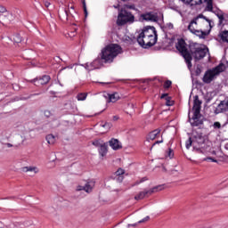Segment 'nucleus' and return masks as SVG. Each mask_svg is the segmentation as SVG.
<instances>
[{
    "instance_id": "1",
    "label": "nucleus",
    "mask_w": 228,
    "mask_h": 228,
    "mask_svg": "<svg viewBox=\"0 0 228 228\" xmlns=\"http://www.w3.org/2000/svg\"><path fill=\"white\" fill-rule=\"evenodd\" d=\"M175 47L187 63L188 69H191V60H193V58L196 61H199L200 60L206 58V54L209 53V49H208V47L197 43L191 44L189 45V51L188 45L184 39H179Z\"/></svg>"
},
{
    "instance_id": "2",
    "label": "nucleus",
    "mask_w": 228,
    "mask_h": 228,
    "mask_svg": "<svg viewBox=\"0 0 228 228\" xmlns=\"http://www.w3.org/2000/svg\"><path fill=\"white\" fill-rule=\"evenodd\" d=\"M118 54H122V47L117 44H111L102 50L101 59L104 63H113V60Z\"/></svg>"
},
{
    "instance_id": "3",
    "label": "nucleus",
    "mask_w": 228,
    "mask_h": 228,
    "mask_svg": "<svg viewBox=\"0 0 228 228\" xmlns=\"http://www.w3.org/2000/svg\"><path fill=\"white\" fill-rule=\"evenodd\" d=\"M192 139L193 149H196L197 152L200 154H206V149H208V145H206V136H204L202 133L193 131Z\"/></svg>"
},
{
    "instance_id": "4",
    "label": "nucleus",
    "mask_w": 228,
    "mask_h": 228,
    "mask_svg": "<svg viewBox=\"0 0 228 228\" xmlns=\"http://www.w3.org/2000/svg\"><path fill=\"white\" fill-rule=\"evenodd\" d=\"M136 22V19L134 18V14H132L131 12L121 9L118 11L117 25L118 26H126V24H134Z\"/></svg>"
},
{
    "instance_id": "5",
    "label": "nucleus",
    "mask_w": 228,
    "mask_h": 228,
    "mask_svg": "<svg viewBox=\"0 0 228 228\" xmlns=\"http://www.w3.org/2000/svg\"><path fill=\"white\" fill-rule=\"evenodd\" d=\"M224 70L225 65H224V63H220L216 68L207 70L202 79L203 83L209 85V83H211L214 79H216V77L220 76L221 72H224Z\"/></svg>"
},
{
    "instance_id": "6",
    "label": "nucleus",
    "mask_w": 228,
    "mask_h": 228,
    "mask_svg": "<svg viewBox=\"0 0 228 228\" xmlns=\"http://www.w3.org/2000/svg\"><path fill=\"white\" fill-rule=\"evenodd\" d=\"M162 190H163V185H158L150 190L145 189L144 191L139 192V194L136 195L134 199L135 200H142L145 199V197H149V195H152V193L161 191Z\"/></svg>"
},
{
    "instance_id": "7",
    "label": "nucleus",
    "mask_w": 228,
    "mask_h": 228,
    "mask_svg": "<svg viewBox=\"0 0 228 228\" xmlns=\"http://www.w3.org/2000/svg\"><path fill=\"white\" fill-rule=\"evenodd\" d=\"M137 42L141 47H143V49H149V47H152V45H154L158 41L139 34L137 37Z\"/></svg>"
},
{
    "instance_id": "8",
    "label": "nucleus",
    "mask_w": 228,
    "mask_h": 228,
    "mask_svg": "<svg viewBox=\"0 0 228 228\" xmlns=\"http://www.w3.org/2000/svg\"><path fill=\"white\" fill-rule=\"evenodd\" d=\"M139 35H142V37H148L149 38H151L153 41L158 42V32H156V28L154 27H145L142 33Z\"/></svg>"
},
{
    "instance_id": "9",
    "label": "nucleus",
    "mask_w": 228,
    "mask_h": 228,
    "mask_svg": "<svg viewBox=\"0 0 228 228\" xmlns=\"http://www.w3.org/2000/svg\"><path fill=\"white\" fill-rule=\"evenodd\" d=\"M94 188H95L94 181H88L84 185H78L77 187V191H86V193H92L94 191Z\"/></svg>"
},
{
    "instance_id": "10",
    "label": "nucleus",
    "mask_w": 228,
    "mask_h": 228,
    "mask_svg": "<svg viewBox=\"0 0 228 228\" xmlns=\"http://www.w3.org/2000/svg\"><path fill=\"white\" fill-rule=\"evenodd\" d=\"M0 13H4L0 15L1 20H3V22H12L13 20V19H15V17L13 16V14L6 12V9L3 6H0Z\"/></svg>"
},
{
    "instance_id": "11",
    "label": "nucleus",
    "mask_w": 228,
    "mask_h": 228,
    "mask_svg": "<svg viewBox=\"0 0 228 228\" xmlns=\"http://www.w3.org/2000/svg\"><path fill=\"white\" fill-rule=\"evenodd\" d=\"M49 81H51V77L49 75H44L39 78H35L33 80H30V83H33L36 86H41L44 85H47Z\"/></svg>"
},
{
    "instance_id": "12",
    "label": "nucleus",
    "mask_w": 228,
    "mask_h": 228,
    "mask_svg": "<svg viewBox=\"0 0 228 228\" xmlns=\"http://www.w3.org/2000/svg\"><path fill=\"white\" fill-rule=\"evenodd\" d=\"M189 122L192 127H199V126H202L203 122L200 119V113L196 114V112H193L192 118H189Z\"/></svg>"
},
{
    "instance_id": "13",
    "label": "nucleus",
    "mask_w": 228,
    "mask_h": 228,
    "mask_svg": "<svg viewBox=\"0 0 228 228\" xmlns=\"http://www.w3.org/2000/svg\"><path fill=\"white\" fill-rule=\"evenodd\" d=\"M194 4H202L205 3L207 12H213V0H192Z\"/></svg>"
},
{
    "instance_id": "14",
    "label": "nucleus",
    "mask_w": 228,
    "mask_h": 228,
    "mask_svg": "<svg viewBox=\"0 0 228 228\" xmlns=\"http://www.w3.org/2000/svg\"><path fill=\"white\" fill-rule=\"evenodd\" d=\"M216 113H224V111H228V98H225L224 101L218 104L216 109Z\"/></svg>"
},
{
    "instance_id": "15",
    "label": "nucleus",
    "mask_w": 228,
    "mask_h": 228,
    "mask_svg": "<svg viewBox=\"0 0 228 228\" xmlns=\"http://www.w3.org/2000/svg\"><path fill=\"white\" fill-rule=\"evenodd\" d=\"M202 104V102H200V100H199V95L194 96V102H193V113H196V115L198 113H200V105Z\"/></svg>"
},
{
    "instance_id": "16",
    "label": "nucleus",
    "mask_w": 228,
    "mask_h": 228,
    "mask_svg": "<svg viewBox=\"0 0 228 228\" xmlns=\"http://www.w3.org/2000/svg\"><path fill=\"white\" fill-rule=\"evenodd\" d=\"M141 18L143 19V20H151V22H157L158 20V16L152 12L141 14Z\"/></svg>"
},
{
    "instance_id": "17",
    "label": "nucleus",
    "mask_w": 228,
    "mask_h": 228,
    "mask_svg": "<svg viewBox=\"0 0 228 228\" xmlns=\"http://www.w3.org/2000/svg\"><path fill=\"white\" fill-rule=\"evenodd\" d=\"M100 62L101 59H96L90 64L86 63L85 69H86V70H95V69H99Z\"/></svg>"
},
{
    "instance_id": "18",
    "label": "nucleus",
    "mask_w": 228,
    "mask_h": 228,
    "mask_svg": "<svg viewBox=\"0 0 228 228\" xmlns=\"http://www.w3.org/2000/svg\"><path fill=\"white\" fill-rule=\"evenodd\" d=\"M109 145L113 149V151H118V149H122V144L118 141V139H111L109 142Z\"/></svg>"
},
{
    "instance_id": "19",
    "label": "nucleus",
    "mask_w": 228,
    "mask_h": 228,
    "mask_svg": "<svg viewBox=\"0 0 228 228\" xmlns=\"http://www.w3.org/2000/svg\"><path fill=\"white\" fill-rule=\"evenodd\" d=\"M200 19H202V17L198 16L190 22L188 29L189 31H191V33H193V31L197 29V20H199Z\"/></svg>"
},
{
    "instance_id": "20",
    "label": "nucleus",
    "mask_w": 228,
    "mask_h": 228,
    "mask_svg": "<svg viewBox=\"0 0 228 228\" xmlns=\"http://www.w3.org/2000/svg\"><path fill=\"white\" fill-rule=\"evenodd\" d=\"M160 133L161 129H155L151 131L147 136V141L151 142V140H156V138H158V134H159Z\"/></svg>"
},
{
    "instance_id": "21",
    "label": "nucleus",
    "mask_w": 228,
    "mask_h": 228,
    "mask_svg": "<svg viewBox=\"0 0 228 228\" xmlns=\"http://www.w3.org/2000/svg\"><path fill=\"white\" fill-rule=\"evenodd\" d=\"M22 172L28 173V172H32L33 174H38L40 170L37 167L29 166V167H23L21 168Z\"/></svg>"
},
{
    "instance_id": "22",
    "label": "nucleus",
    "mask_w": 228,
    "mask_h": 228,
    "mask_svg": "<svg viewBox=\"0 0 228 228\" xmlns=\"http://www.w3.org/2000/svg\"><path fill=\"white\" fill-rule=\"evenodd\" d=\"M99 154H101L102 156V158H104V156H106V154H108V144L107 143H102L100 145Z\"/></svg>"
},
{
    "instance_id": "23",
    "label": "nucleus",
    "mask_w": 228,
    "mask_h": 228,
    "mask_svg": "<svg viewBox=\"0 0 228 228\" xmlns=\"http://www.w3.org/2000/svg\"><path fill=\"white\" fill-rule=\"evenodd\" d=\"M120 99V96L118 95V93H114L111 94H109V102H117Z\"/></svg>"
},
{
    "instance_id": "24",
    "label": "nucleus",
    "mask_w": 228,
    "mask_h": 228,
    "mask_svg": "<svg viewBox=\"0 0 228 228\" xmlns=\"http://www.w3.org/2000/svg\"><path fill=\"white\" fill-rule=\"evenodd\" d=\"M193 35H196V37H199L200 38H206V35H208L205 31L196 29L195 31L191 32Z\"/></svg>"
},
{
    "instance_id": "25",
    "label": "nucleus",
    "mask_w": 228,
    "mask_h": 228,
    "mask_svg": "<svg viewBox=\"0 0 228 228\" xmlns=\"http://www.w3.org/2000/svg\"><path fill=\"white\" fill-rule=\"evenodd\" d=\"M46 142L49 143V145L54 144V142H56V137L53 134L46 135Z\"/></svg>"
},
{
    "instance_id": "26",
    "label": "nucleus",
    "mask_w": 228,
    "mask_h": 228,
    "mask_svg": "<svg viewBox=\"0 0 228 228\" xmlns=\"http://www.w3.org/2000/svg\"><path fill=\"white\" fill-rule=\"evenodd\" d=\"M220 37H221V40H223V42H227V44H228V30H224V31L221 32Z\"/></svg>"
},
{
    "instance_id": "27",
    "label": "nucleus",
    "mask_w": 228,
    "mask_h": 228,
    "mask_svg": "<svg viewBox=\"0 0 228 228\" xmlns=\"http://www.w3.org/2000/svg\"><path fill=\"white\" fill-rule=\"evenodd\" d=\"M150 219H151V217L149 216H147L143 219L140 220L138 223H135V224H128V227H136V225L138 224H143L144 222H148V220H150Z\"/></svg>"
},
{
    "instance_id": "28",
    "label": "nucleus",
    "mask_w": 228,
    "mask_h": 228,
    "mask_svg": "<svg viewBox=\"0 0 228 228\" xmlns=\"http://www.w3.org/2000/svg\"><path fill=\"white\" fill-rule=\"evenodd\" d=\"M86 97H88V94L86 93H80L77 95V101H86Z\"/></svg>"
},
{
    "instance_id": "29",
    "label": "nucleus",
    "mask_w": 228,
    "mask_h": 228,
    "mask_svg": "<svg viewBox=\"0 0 228 228\" xmlns=\"http://www.w3.org/2000/svg\"><path fill=\"white\" fill-rule=\"evenodd\" d=\"M193 147V136L189 137V139L185 142V147L186 149H190L191 147Z\"/></svg>"
},
{
    "instance_id": "30",
    "label": "nucleus",
    "mask_w": 228,
    "mask_h": 228,
    "mask_svg": "<svg viewBox=\"0 0 228 228\" xmlns=\"http://www.w3.org/2000/svg\"><path fill=\"white\" fill-rule=\"evenodd\" d=\"M13 42H15V44H20V42H22V37H20V35L19 34L14 35Z\"/></svg>"
},
{
    "instance_id": "31",
    "label": "nucleus",
    "mask_w": 228,
    "mask_h": 228,
    "mask_svg": "<svg viewBox=\"0 0 228 228\" xmlns=\"http://www.w3.org/2000/svg\"><path fill=\"white\" fill-rule=\"evenodd\" d=\"M199 17H201V19H204V20H206L207 22H208V26L211 29V28H213V21L208 18H206V16H203L202 14H200Z\"/></svg>"
},
{
    "instance_id": "32",
    "label": "nucleus",
    "mask_w": 228,
    "mask_h": 228,
    "mask_svg": "<svg viewBox=\"0 0 228 228\" xmlns=\"http://www.w3.org/2000/svg\"><path fill=\"white\" fill-rule=\"evenodd\" d=\"M166 106H174V101L170 100V97L166 98Z\"/></svg>"
},
{
    "instance_id": "33",
    "label": "nucleus",
    "mask_w": 228,
    "mask_h": 228,
    "mask_svg": "<svg viewBox=\"0 0 228 228\" xmlns=\"http://www.w3.org/2000/svg\"><path fill=\"white\" fill-rule=\"evenodd\" d=\"M217 17L219 19V26H222V23L224 22V14L217 13Z\"/></svg>"
},
{
    "instance_id": "34",
    "label": "nucleus",
    "mask_w": 228,
    "mask_h": 228,
    "mask_svg": "<svg viewBox=\"0 0 228 228\" xmlns=\"http://www.w3.org/2000/svg\"><path fill=\"white\" fill-rule=\"evenodd\" d=\"M202 161H212V163H216V159L212 157H208L202 159Z\"/></svg>"
},
{
    "instance_id": "35",
    "label": "nucleus",
    "mask_w": 228,
    "mask_h": 228,
    "mask_svg": "<svg viewBox=\"0 0 228 228\" xmlns=\"http://www.w3.org/2000/svg\"><path fill=\"white\" fill-rule=\"evenodd\" d=\"M115 174H116L117 176L124 175V169L119 168V169H118V170L116 171Z\"/></svg>"
},
{
    "instance_id": "36",
    "label": "nucleus",
    "mask_w": 228,
    "mask_h": 228,
    "mask_svg": "<svg viewBox=\"0 0 228 228\" xmlns=\"http://www.w3.org/2000/svg\"><path fill=\"white\" fill-rule=\"evenodd\" d=\"M172 86V81L167 80L164 83V88H169Z\"/></svg>"
},
{
    "instance_id": "37",
    "label": "nucleus",
    "mask_w": 228,
    "mask_h": 228,
    "mask_svg": "<svg viewBox=\"0 0 228 228\" xmlns=\"http://www.w3.org/2000/svg\"><path fill=\"white\" fill-rule=\"evenodd\" d=\"M220 127H222V125L220 124V122H215L214 123V128L215 129H220Z\"/></svg>"
},
{
    "instance_id": "38",
    "label": "nucleus",
    "mask_w": 228,
    "mask_h": 228,
    "mask_svg": "<svg viewBox=\"0 0 228 228\" xmlns=\"http://www.w3.org/2000/svg\"><path fill=\"white\" fill-rule=\"evenodd\" d=\"M167 156H168V158H170V159H172V158H174V151H172V149H169Z\"/></svg>"
},
{
    "instance_id": "39",
    "label": "nucleus",
    "mask_w": 228,
    "mask_h": 228,
    "mask_svg": "<svg viewBox=\"0 0 228 228\" xmlns=\"http://www.w3.org/2000/svg\"><path fill=\"white\" fill-rule=\"evenodd\" d=\"M93 145H94V147H101L102 144L99 141H94L93 142Z\"/></svg>"
},
{
    "instance_id": "40",
    "label": "nucleus",
    "mask_w": 228,
    "mask_h": 228,
    "mask_svg": "<svg viewBox=\"0 0 228 228\" xmlns=\"http://www.w3.org/2000/svg\"><path fill=\"white\" fill-rule=\"evenodd\" d=\"M166 28H167V29H174V24H172L170 22L167 23Z\"/></svg>"
},
{
    "instance_id": "41",
    "label": "nucleus",
    "mask_w": 228,
    "mask_h": 228,
    "mask_svg": "<svg viewBox=\"0 0 228 228\" xmlns=\"http://www.w3.org/2000/svg\"><path fill=\"white\" fill-rule=\"evenodd\" d=\"M83 6H84V12L86 17V15H88V11H86V4L85 2L83 3Z\"/></svg>"
},
{
    "instance_id": "42",
    "label": "nucleus",
    "mask_w": 228,
    "mask_h": 228,
    "mask_svg": "<svg viewBox=\"0 0 228 228\" xmlns=\"http://www.w3.org/2000/svg\"><path fill=\"white\" fill-rule=\"evenodd\" d=\"M184 4H190V3H193V0H181Z\"/></svg>"
},
{
    "instance_id": "43",
    "label": "nucleus",
    "mask_w": 228,
    "mask_h": 228,
    "mask_svg": "<svg viewBox=\"0 0 228 228\" xmlns=\"http://www.w3.org/2000/svg\"><path fill=\"white\" fill-rule=\"evenodd\" d=\"M44 4H45V8H49V6H51V3L48 1H44Z\"/></svg>"
},
{
    "instance_id": "44",
    "label": "nucleus",
    "mask_w": 228,
    "mask_h": 228,
    "mask_svg": "<svg viewBox=\"0 0 228 228\" xmlns=\"http://www.w3.org/2000/svg\"><path fill=\"white\" fill-rule=\"evenodd\" d=\"M126 8H128L129 10H136V8L134 7V4L126 5Z\"/></svg>"
},
{
    "instance_id": "45",
    "label": "nucleus",
    "mask_w": 228,
    "mask_h": 228,
    "mask_svg": "<svg viewBox=\"0 0 228 228\" xmlns=\"http://www.w3.org/2000/svg\"><path fill=\"white\" fill-rule=\"evenodd\" d=\"M117 181L118 183H122V181H124V177L123 176H118Z\"/></svg>"
},
{
    "instance_id": "46",
    "label": "nucleus",
    "mask_w": 228,
    "mask_h": 228,
    "mask_svg": "<svg viewBox=\"0 0 228 228\" xmlns=\"http://www.w3.org/2000/svg\"><path fill=\"white\" fill-rule=\"evenodd\" d=\"M165 97H166V99H167V97H168V94H162V95L160 96L161 99H165Z\"/></svg>"
},
{
    "instance_id": "47",
    "label": "nucleus",
    "mask_w": 228,
    "mask_h": 228,
    "mask_svg": "<svg viewBox=\"0 0 228 228\" xmlns=\"http://www.w3.org/2000/svg\"><path fill=\"white\" fill-rule=\"evenodd\" d=\"M5 145H6V147H8V148L13 147V144H12V143H10V142L5 143Z\"/></svg>"
},
{
    "instance_id": "48",
    "label": "nucleus",
    "mask_w": 228,
    "mask_h": 228,
    "mask_svg": "<svg viewBox=\"0 0 228 228\" xmlns=\"http://www.w3.org/2000/svg\"><path fill=\"white\" fill-rule=\"evenodd\" d=\"M156 143H163V139L160 141H157L155 143H153L152 147H154V145H156Z\"/></svg>"
},
{
    "instance_id": "49",
    "label": "nucleus",
    "mask_w": 228,
    "mask_h": 228,
    "mask_svg": "<svg viewBox=\"0 0 228 228\" xmlns=\"http://www.w3.org/2000/svg\"><path fill=\"white\" fill-rule=\"evenodd\" d=\"M145 181H147V178H146V177L142 178V180L140 181V183H143V182H145Z\"/></svg>"
},
{
    "instance_id": "50",
    "label": "nucleus",
    "mask_w": 228,
    "mask_h": 228,
    "mask_svg": "<svg viewBox=\"0 0 228 228\" xmlns=\"http://www.w3.org/2000/svg\"><path fill=\"white\" fill-rule=\"evenodd\" d=\"M224 149H226V151H228V142H227V143H225V145H224Z\"/></svg>"
},
{
    "instance_id": "51",
    "label": "nucleus",
    "mask_w": 228,
    "mask_h": 228,
    "mask_svg": "<svg viewBox=\"0 0 228 228\" xmlns=\"http://www.w3.org/2000/svg\"><path fill=\"white\" fill-rule=\"evenodd\" d=\"M114 120H118V118L117 116L113 117Z\"/></svg>"
},
{
    "instance_id": "52",
    "label": "nucleus",
    "mask_w": 228,
    "mask_h": 228,
    "mask_svg": "<svg viewBox=\"0 0 228 228\" xmlns=\"http://www.w3.org/2000/svg\"><path fill=\"white\" fill-rule=\"evenodd\" d=\"M65 15H69V12L67 11L64 12Z\"/></svg>"
},
{
    "instance_id": "53",
    "label": "nucleus",
    "mask_w": 228,
    "mask_h": 228,
    "mask_svg": "<svg viewBox=\"0 0 228 228\" xmlns=\"http://www.w3.org/2000/svg\"><path fill=\"white\" fill-rule=\"evenodd\" d=\"M34 95H40V93H38V94H35Z\"/></svg>"
},
{
    "instance_id": "54",
    "label": "nucleus",
    "mask_w": 228,
    "mask_h": 228,
    "mask_svg": "<svg viewBox=\"0 0 228 228\" xmlns=\"http://www.w3.org/2000/svg\"><path fill=\"white\" fill-rule=\"evenodd\" d=\"M106 126H108V124H105V125H103L102 126H103V127H106Z\"/></svg>"
},
{
    "instance_id": "55",
    "label": "nucleus",
    "mask_w": 228,
    "mask_h": 228,
    "mask_svg": "<svg viewBox=\"0 0 228 228\" xmlns=\"http://www.w3.org/2000/svg\"><path fill=\"white\" fill-rule=\"evenodd\" d=\"M71 10H74V7L71 6Z\"/></svg>"
},
{
    "instance_id": "56",
    "label": "nucleus",
    "mask_w": 228,
    "mask_h": 228,
    "mask_svg": "<svg viewBox=\"0 0 228 228\" xmlns=\"http://www.w3.org/2000/svg\"><path fill=\"white\" fill-rule=\"evenodd\" d=\"M226 65H227V67H228V61L226 62Z\"/></svg>"
},
{
    "instance_id": "57",
    "label": "nucleus",
    "mask_w": 228,
    "mask_h": 228,
    "mask_svg": "<svg viewBox=\"0 0 228 228\" xmlns=\"http://www.w3.org/2000/svg\"><path fill=\"white\" fill-rule=\"evenodd\" d=\"M45 113H49V111H46Z\"/></svg>"
}]
</instances>
